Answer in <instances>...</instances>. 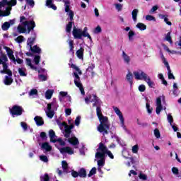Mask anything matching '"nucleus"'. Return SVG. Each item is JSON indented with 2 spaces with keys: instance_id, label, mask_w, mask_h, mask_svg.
Instances as JSON below:
<instances>
[{
  "instance_id": "1",
  "label": "nucleus",
  "mask_w": 181,
  "mask_h": 181,
  "mask_svg": "<svg viewBox=\"0 0 181 181\" xmlns=\"http://www.w3.org/2000/svg\"><path fill=\"white\" fill-rule=\"evenodd\" d=\"M85 103L86 104H89V103H94L93 107H97L96 114L100 122V124L98 127V131L103 135L108 134V129H110V122H108V117L103 116V113L101 112V100L98 99L97 95L92 94L90 98H85Z\"/></svg>"
},
{
  "instance_id": "2",
  "label": "nucleus",
  "mask_w": 181,
  "mask_h": 181,
  "mask_svg": "<svg viewBox=\"0 0 181 181\" xmlns=\"http://www.w3.org/2000/svg\"><path fill=\"white\" fill-rule=\"evenodd\" d=\"M105 155H107L110 159H114V155L110 151H108L107 146L103 143L99 144V146L97 149V152L95 155V160L98 163V170L100 173H103V168L105 165Z\"/></svg>"
},
{
  "instance_id": "3",
  "label": "nucleus",
  "mask_w": 181,
  "mask_h": 181,
  "mask_svg": "<svg viewBox=\"0 0 181 181\" xmlns=\"http://www.w3.org/2000/svg\"><path fill=\"white\" fill-rule=\"evenodd\" d=\"M57 124L59 127L64 136L68 139V142L75 146V148H78L77 145H78V139H77L74 135H71V129L74 128V124H70L69 126L66 122H60V121L57 120Z\"/></svg>"
},
{
  "instance_id": "4",
  "label": "nucleus",
  "mask_w": 181,
  "mask_h": 181,
  "mask_svg": "<svg viewBox=\"0 0 181 181\" xmlns=\"http://www.w3.org/2000/svg\"><path fill=\"white\" fill-rule=\"evenodd\" d=\"M0 64H2L4 70L0 71L1 74H8L5 76L4 83L5 86H11L13 80L12 79V72L8 69V57L0 49Z\"/></svg>"
},
{
  "instance_id": "5",
  "label": "nucleus",
  "mask_w": 181,
  "mask_h": 181,
  "mask_svg": "<svg viewBox=\"0 0 181 181\" xmlns=\"http://www.w3.org/2000/svg\"><path fill=\"white\" fill-rule=\"evenodd\" d=\"M21 24L18 25L17 30L18 33H30L31 30L35 29L36 24L33 20L28 21V18L25 16H21L20 18Z\"/></svg>"
},
{
  "instance_id": "6",
  "label": "nucleus",
  "mask_w": 181,
  "mask_h": 181,
  "mask_svg": "<svg viewBox=\"0 0 181 181\" xmlns=\"http://www.w3.org/2000/svg\"><path fill=\"white\" fill-rule=\"evenodd\" d=\"M16 4V0H2L0 1V17L9 16L12 6H15Z\"/></svg>"
},
{
  "instance_id": "7",
  "label": "nucleus",
  "mask_w": 181,
  "mask_h": 181,
  "mask_svg": "<svg viewBox=\"0 0 181 181\" xmlns=\"http://www.w3.org/2000/svg\"><path fill=\"white\" fill-rule=\"evenodd\" d=\"M133 74L136 80H143V81H145L148 84L150 88H153V87H155V82L151 80V76H149V75H148L144 71L138 69L134 71Z\"/></svg>"
},
{
  "instance_id": "8",
  "label": "nucleus",
  "mask_w": 181,
  "mask_h": 181,
  "mask_svg": "<svg viewBox=\"0 0 181 181\" xmlns=\"http://www.w3.org/2000/svg\"><path fill=\"white\" fill-rule=\"evenodd\" d=\"M71 69H74L75 70L74 71V84L79 88L81 93L82 95H84L85 92H84V88H83V84H81V81L80 80V76H81V70H80V68H78L76 64H71Z\"/></svg>"
},
{
  "instance_id": "9",
  "label": "nucleus",
  "mask_w": 181,
  "mask_h": 181,
  "mask_svg": "<svg viewBox=\"0 0 181 181\" xmlns=\"http://www.w3.org/2000/svg\"><path fill=\"white\" fill-rule=\"evenodd\" d=\"M64 3L65 12H66L67 16L69 17L70 22L66 25V31L68 33L71 32V28H73V19L74 18V12L70 9V1L69 0H62Z\"/></svg>"
},
{
  "instance_id": "10",
  "label": "nucleus",
  "mask_w": 181,
  "mask_h": 181,
  "mask_svg": "<svg viewBox=\"0 0 181 181\" xmlns=\"http://www.w3.org/2000/svg\"><path fill=\"white\" fill-rule=\"evenodd\" d=\"M55 142L56 147L62 155H66V153L68 155H73L74 153V150H73V148L70 147H63L66 146V141H64L62 138L57 139Z\"/></svg>"
},
{
  "instance_id": "11",
  "label": "nucleus",
  "mask_w": 181,
  "mask_h": 181,
  "mask_svg": "<svg viewBox=\"0 0 181 181\" xmlns=\"http://www.w3.org/2000/svg\"><path fill=\"white\" fill-rule=\"evenodd\" d=\"M59 108V105L56 98H53L52 101L47 104V108L45 110V114L48 118H53L54 117V111H57Z\"/></svg>"
},
{
  "instance_id": "12",
  "label": "nucleus",
  "mask_w": 181,
  "mask_h": 181,
  "mask_svg": "<svg viewBox=\"0 0 181 181\" xmlns=\"http://www.w3.org/2000/svg\"><path fill=\"white\" fill-rule=\"evenodd\" d=\"M113 110H114L115 114L119 117V119L120 121V126L124 129V131L128 134V132H129L128 129H127V126H125V119L124 118V116L122 115V112L117 107H113Z\"/></svg>"
},
{
  "instance_id": "13",
  "label": "nucleus",
  "mask_w": 181,
  "mask_h": 181,
  "mask_svg": "<svg viewBox=\"0 0 181 181\" xmlns=\"http://www.w3.org/2000/svg\"><path fill=\"white\" fill-rule=\"evenodd\" d=\"M59 101L61 103H66L64 105L65 107H70L71 104V97L67 95V92H60L59 93Z\"/></svg>"
},
{
  "instance_id": "14",
  "label": "nucleus",
  "mask_w": 181,
  "mask_h": 181,
  "mask_svg": "<svg viewBox=\"0 0 181 181\" xmlns=\"http://www.w3.org/2000/svg\"><path fill=\"white\" fill-rule=\"evenodd\" d=\"M9 112L11 117H13V118H15V117H19V115H22L23 109L21 106L13 105L11 108H9Z\"/></svg>"
},
{
  "instance_id": "15",
  "label": "nucleus",
  "mask_w": 181,
  "mask_h": 181,
  "mask_svg": "<svg viewBox=\"0 0 181 181\" xmlns=\"http://www.w3.org/2000/svg\"><path fill=\"white\" fill-rule=\"evenodd\" d=\"M162 100H165V96L158 97L156 100V112L158 115H159L162 110H163V107H162Z\"/></svg>"
},
{
  "instance_id": "16",
  "label": "nucleus",
  "mask_w": 181,
  "mask_h": 181,
  "mask_svg": "<svg viewBox=\"0 0 181 181\" xmlns=\"http://www.w3.org/2000/svg\"><path fill=\"white\" fill-rule=\"evenodd\" d=\"M16 22V19H12L9 21H6L1 25V29L2 30L6 31L11 28V26H13V25H15Z\"/></svg>"
},
{
  "instance_id": "17",
  "label": "nucleus",
  "mask_w": 181,
  "mask_h": 181,
  "mask_svg": "<svg viewBox=\"0 0 181 181\" xmlns=\"http://www.w3.org/2000/svg\"><path fill=\"white\" fill-rule=\"evenodd\" d=\"M4 49L6 50L7 56H8L10 60L13 62V63H16V59L15 58V55H13V51L8 47H4Z\"/></svg>"
},
{
  "instance_id": "18",
  "label": "nucleus",
  "mask_w": 181,
  "mask_h": 181,
  "mask_svg": "<svg viewBox=\"0 0 181 181\" xmlns=\"http://www.w3.org/2000/svg\"><path fill=\"white\" fill-rule=\"evenodd\" d=\"M72 34L75 39L82 38V30L80 28H76V27H74L73 29Z\"/></svg>"
},
{
  "instance_id": "19",
  "label": "nucleus",
  "mask_w": 181,
  "mask_h": 181,
  "mask_svg": "<svg viewBox=\"0 0 181 181\" xmlns=\"http://www.w3.org/2000/svg\"><path fill=\"white\" fill-rule=\"evenodd\" d=\"M33 37L28 39L27 46L28 49H32V46H33V42H35L36 39V33L35 31L32 32Z\"/></svg>"
},
{
  "instance_id": "20",
  "label": "nucleus",
  "mask_w": 181,
  "mask_h": 181,
  "mask_svg": "<svg viewBox=\"0 0 181 181\" xmlns=\"http://www.w3.org/2000/svg\"><path fill=\"white\" fill-rule=\"evenodd\" d=\"M34 121L37 125V127H42V125H44L45 121L43 120V118L40 116H36L34 118Z\"/></svg>"
},
{
  "instance_id": "21",
  "label": "nucleus",
  "mask_w": 181,
  "mask_h": 181,
  "mask_svg": "<svg viewBox=\"0 0 181 181\" xmlns=\"http://www.w3.org/2000/svg\"><path fill=\"white\" fill-rule=\"evenodd\" d=\"M49 136L50 139V142H56V141H57V137L56 136V133L54 132V131H53V129H50L49 131Z\"/></svg>"
},
{
  "instance_id": "22",
  "label": "nucleus",
  "mask_w": 181,
  "mask_h": 181,
  "mask_svg": "<svg viewBox=\"0 0 181 181\" xmlns=\"http://www.w3.org/2000/svg\"><path fill=\"white\" fill-rule=\"evenodd\" d=\"M126 81L130 84V86H132L134 83V75H132V72L129 71L127 74L126 75Z\"/></svg>"
},
{
  "instance_id": "23",
  "label": "nucleus",
  "mask_w": 181,
  "mask_h": 181,
  "mask_svg": "<svg viewBox=\"0 0 181 181\" xmlns=\"http://www.w3.org/2000/svg\"><path fill=\"white\" fill-rule=\"evenodd\" d=\"M76 56L79 60H84V49L83 47L76 51Z\"/></svg>"
},
{
  "instance_id": "24",
  "label": "nucleus",
  "mask_w": 181,
  "mask_h": 181,
  "mask_svg": "<svg viewBox=\"0 0 181 181\" xmlns=\"http://www.w3.org/2000/svg\"><path fill=\"white\" fill-rule=\"evenodd\" d=\"M18 71L21 77H26L28 76V70L25 67L19 68Z\"/></svg>"
},
{
  "instance_id": "25",
  "label": "nucleus",
  "mask_w": 181,
  "mask_h": 181,
  "mask_svg": "<svg viewBox=\"0 0 181 181\" xmlns=\"http://www.w3.org/2000/svg\"><path fill=\"white\" fill-rule=\"evenodd\" d=\"M41 148L45 151V152H50V151H52V146H50V144H49L47 142L43 143Z\"/></svg>"
},
{
  "instance_id": "26",
  "label": "nucleus",
  "mask_w": 181,
  "mask_h": 181,
  "mask_svg": "<svg viewBox=\"0 0 181 181\" xmlns=\"http://www.w3.org/2000/svg\"><path fill=\"white\" fill-rule=\"evenodd\" d=\"M87 30H88V29L87 28V27H85L83 28V30L82 31V37L83 36V37H88V39L90 40V42H93V39H91V36L90 35L88 32H87Z\"/></svg>"
},
{
  "instance_id": "27",
  "label": "nucleus",
  "mask_w": 181,
  "mask_h": 181,
  "mask_svg": "<svg viewBox=\"0 0 181 181\" xmlns=\"http://www.w3.org/2000/svg\"><path fill=\"white\" fill-rule=\"evenodd\" d=\"M122 57L124 63H127V64H129V62H131V57H129V56H128V54H127V53H125V52L124 51L122 52Z\"/></svg>"
},
{
  "instance_id": "28",
  "label": "nucleus",
  "mask_w": 181,
  "mask_h": 181,
  "mask_svg": "<svg viewBox=\"0 0 181 181\" xmlns=\"http://www.w3.org/2000/svg\"><path fill=\"white\" fill-rule=\"evenodd\" d=\"M46 6L51 8L54 11L57 9V7L53 4V1L52 0H47L46 1Z\"/></svg>"
},
{
  "instance_id": "29",
  "label": "nucleus",
  "mask_w": 181,
  "mask_h": 181,
  "mask_svg": "<svg viewBox=\"0 0 181 181\" xmlns=\"http://www.w3.org/2000/svg\"><path fill=\"white\" fill-rule=\"evenodd\" d=\"M79 177H87V171L84 168H81L78 171Z\"/></svg>"
},
{
  "instance_id": "30",
  "label": "nucleus",
  "mask_w": 181,
  "mask_h": 181,
  "mask_svg": "<svg viewBox=\"0 0 181 181\" xmlns=\"http://www.w3.org/2000/svg\"><path fill=\"white\" fill-rule=\"evenodd\" d=\"M54 93V90H52V89H48L46 92H45V98L47 100H50V98H52V96L53 95V93Z\"/></svg>"
},
{
  "instance_id": "31",
  "label": "nucleus",
  "mask_w": 181,
  "mask_h": 181,
  "mask_svg": "<svg viewBox=\"0 0 181 181\" xmlns=\"http://www.w3.org/2000/svg\"><path fill=\"white\" fill-rule=\"evenodd\" d=\"M138 9L135 8L132 11V16L134 22L136 23L137 17H138Z\"/></svg>"
},
{
  "instance_id": "32",
  "label": "nucleus",
  "mask_w": 181,
  "mask_h": 181,
  "mask_svg": "<svg viewBox=\"0 0 181 181\" xmlns=\"http://www.w3.org/2000/svg\"><path fill=\"white\" fill-rule=\"evenodd\" d=\"M33 53H40L42 52V49L40 47H39L37 45H34L33 47L29 48Z\"/></svg>"
},
{
  "instance_id": "33",
  "label": "nucleus",
  "mask_w": 181,
  "mask_h": 181,
  "mask_svg": "<svg viewBox=\"0 0 181 181\" xmlns=\"http://www.w3.org/2000/svg\"><path fill=\"white\" fill-rule=\"evenodd\" d=\"M68 43L70 53H74V41L69 40Z\"/></svg>"
},
{
  "instance_id": "34",
  "label": "nucleus",
  "mask_w": 181,
  "mask_h": 181,
  "mask_svg": "<svg viewBox=\"0 0 181 181\" xmlns=\"http://www.w3.org/2000/svg\"><path fill=\"white\" fill-rule=\"evenodd\" d=\"M136 28H137V29H139V30L141 31L146 30V25L142 23H138L136 25Z\"/></svg>"
},
{
  "instance_id": "35",
  "label": "nucleus",
  "mask_w": 181,
  "mask_h": 181,
  "mask_svg": "<svg viewBox=\"0 0 181 181\" xmlns=\"http://www.w3.org/2000/svg\"><path fill=\"white\" fill-rule=\"evenodd\" d=\"M172 173H173V175H175V176H176L177 177H181V173H179V169H177V168L173 167V168H172Z\"/></svg>"
},
{
  "instance_id": "36",
  "label": "nucleus",
  "mask_w": 181,
  "mask_h": 181,
  "mask_svg": "<svg viewBox=\"0 0 181 181\" xmlns=\"http://www.w3.org/2000/svg\"><path fill=\"white\" fill-rule=\"evenodd\" d=\"M138 176H139V178L140 179V180H143V181L148 180V175H146V174H145L142 172H140L138 174Z\"/></svg>"
},
{
  "instance_id": "37",
  "label": "nucleus",
  "mask_w": 181,
  "mask_h": 181,
  "mask_svg": "<svg viewBox=\"0 0 181 181\" xmlns=\"http://www.w3.org/2000/svg\"><path fill=\"white\" fill-rule=\"evenodd\" d=\"M62 165L64 172H66V173H67V172H69V170H67L69 169V164H67V162L66 160H63L62 162Z\"/></svg>"
},
{
  "instance_id": "38",
  "label": "nucleus",
  "mask_w": 181,
  "mask_h": 181,
  "mask_svg": "<svg viewBox=\"0 0 181 181\" xmlns=\"http://www.w3.org/2000/svg\"><path fill=\"white\" fill-rule=\"evenodd\" d=\"M167 70H168V78L170 80H172V78L173 80H175V76H173V74H172V71L170 70V66L168 65V66H166Z\"/></svg>"
},
{
  "instance_id": "39",
  "label": "nucleus",
  "mask_w": 181,
  "mask_h": 181,
  "mask_svg": "<svg viewBox=\"0 0 181 181\" xmlns=\"http://www.w3.org/2000/svg\"><path fill=\"white\" fill-rule=\"evenodd\" d=\"M26 64L27 66H29V67H30V69L33 70H36V67L32 64V59L26 58Z\"/></svg>"
},
{
  "instance_id": "40",
  "label": "nucleus",
  "mask_w": 181,
  "mask_h": 181,
  "mask_svg": "<svg viewBox=\"0 0 181 181\" xmlns=\"http://www.w3.org/2000/svg\"><path fill=\"white\" fill-rule=\"evenodd\" d=\"M111 138H112V139H115V141H117V144H119V145H122L121 139L118 136H117V134H115L114 133H111Z\"/></svg>"
},
{
  "instance_id": "41",
  "label": "nucleus",
  "mask_w": 181,
  "mask_h": 181,
  "mask_svg": "<svg viewBox=\"0 0 181 181\" xmlns=\"http://www.w3.org/2000/svg\"><path fill=\"white\" fill-rule=\"evenodd\" d=\"M21 127L23 128L24 132H26L28 129H30V127L28 126V124L25 122H21Z\"/></svg>"
},
{
  "instance_id": "42",
  "label": "nucleus",
  "mask_w": 181,
  "mask_h": 181,
  "mask_svg": "<svg viewBox=\"0 0 181 181\" xmlns=\"http://www.w3.org/2000/svg\"><path fill=\"white\" fill-rule=\"evenodd\" d=\"M28 95H30V97H33V98H35V96L37 95V89H35V88L31 89Z\"/></svg>"
},
{
  "instance_id": "43",
  "label": "nucleus",
  "mask_w": 181,
  "mask_h": 181,
  "mask_svg": "<svg viewBox=\"0 0 181 181\" xmlns=\"http://www.w3.org/2000/svg\"><path fill=\"white\" fill-rule=\"evenodd\" d=\"M115 8L117 12H121L122 11V8H124V5L119 3L115 4Z\"/></svg>"
},
{
  "instance_id": "44",
  "label": "nucleus",
  "mask_w": 181,
  "mask_h": 181,
  "mask_svg": "<svg viewBox=\"0 0 181 181\" xmlns=\"http://www.w3.org/2000/svg\"><path fill=\"white\" fill-rule=\"evenodd\" d=\"M14 40L17 43H22V42H25V37L22 35H19L16 38H15Z\"/></svg>"
},
{
  "instance_id": "45",
  "label": "nucleus",
  "mask_w": 181,
  "mask_h": 181,
  "mask_svg": "<svg viewBox=\"0 0 181 181\" xmlns=\"http://www.w3.org/2000/svg\"><path fill=\"white\" fill-rule=\"evenodd\" d=\"M38 78H39L40 81H46V80H47V74H39Z\"/></svg>"
},
{
  "instance_id": "46",
  "label": "nucleus",
  "mask_w": 181,
  "mask_h": 181,
  "mask_svg": "<svg viewBox=\"0 0 181 181\" xmlns=\"http://www.w3.org/2000/svg\"><path fill=\"white\" fill-rule=\"evenodd\" d=\"M134 36H135V32L130 30L128 33L129 42H132V40H134Z\"/></svg>"
},
{
  "instance_id": "47",
  "label": "nucleus",
  "mask_w": 181,
  "mask_h": 181,
  "mask_svg": "<svg viewBox=\"0 0 181 181\" xmlns=\"http://www.w3.org/2000/svg\"><path fill=\"white\" fill-rule=\"evenodd\" d=\"M165 40L167 42H169L170 44L173 45V42L172 41V37L170 36V32L166 34Z\"/></svg>"
},
{
  "instance_id": "48",
  "label": "nucleus",
  "mask_w": 181,
  "mask_h": 181,
  "mask_svg": "<svg viewBox=\"0 0 181 181\" xmlns=\"http://www.w3.org/2000/svg\"><path fill=\"white\" fill-rule=\"evenodd\" d=\"M94 69H95V64H90L86 69V73H90V71H93Z\"/></svg>"
},
{
  "instance_id": "49",
  "label": "nucleus",
  "mask_w": 181,
  "mask_h": 181,
  "mask_svg": "<svg viewBox=\"0 0 181 181\" xmlns=\"http://www.w3.org/2000/svg\"><path fill=\"white\" fill-rule=\"evenodd\" d=\"M146 21H148L149 22L152 21L153 22H156V18L153 17V16L151 15H147L146 16Z\"/></svg>"
},
{
  "instance_id": "50",
  "label": "nucleus",
  "mask_w": 181,
  "mask_h": 181,
  "mask_svg": "<svg viewBox=\"0 0 181 181\" xmlns=\"http://www.w3.org/2000/svg\"><path fill=\"white\" fill-rule=\"evenodd\" d=\"M95 173H97V168L95 167H94L90 170L88 176V177H91V176H93V175H95Z\"/></svg>"
},
{
  "instance_id": "51",
  "label": "nucleus",
  "mask_w": 181,
  "mask_h": 181,
  "mask_svg": "<svg viewBox=\"0 0 181 181\" xmlns=\"http://www.w3.org/2000/svg\"><path fill=\"white\" fill-rule=\"evenodd\" d=\"M49 175L45 174L40 176V181H49Z\"/></svg>"
},
{
  "instance_id": "52",
  "label": "nucleus",
  "mask_w": 181,
  "mask_h": 181,
  "mask_svg": "<svg viewBox=\"0 0 181 181\" xmlns=\"http://www.w3.org/2000/svg\"><path fill=\"white\" fill-rule=\"evenodd\" d=\"M40 160H42V162H45V163H47L49 162V158L46 156L41 155L40 156Z\"/></svg>"
},
{
  "instance_id": "53",
  "label": "nucleus",
  "mask_w": 181,
  "mask_h": 181,
  "mask_svg": "<svg viewBox=\"0 0 181 181\" xmlns=\"http://www.w3.org/2000/svg\"><path fill=\"white\" fill-rule=\"evenodd\" d=\"M167 120L169 122L170 125H172V124L173 122V117H172L171 114L167 115Z\"/></svg>"
},
{
  "instance_id": "54",
  "label": "nucleus",
  "mask_w": 181,
  "mask_h": 181,
  "mask_svg": "<svg viewBox=\"0 0 181 181\" xmlns=\"http://www.w3.org/2000/svg\"><path fill=\"white\" fill-rule=\"evenodd\" d=\"M160 57H161L162 62L165 64V67L169 66V63L168 62V61H166V59L165 58V56H163V54H161Z\"/></svg>"
},
{
  "instance_id": "55",
  "label": "nucleus",
  "mask_w": 181,
  "mask_h": 181,
  "mask_svg": "<svg viewBox=\"0 0 181 181\" xmlns=\"http://www.w3.org/2000/svg\"><path fill=\"white\" fill-rule=\"evenodd\" d=\"M21 2H22V1H23V0H19ZM26 1V2H27V4H28V5H30V6L31 7V8H33V6H35V1H33V0H25Z\"/></svg>"
},
{
  "instance_id": "56",
  "label": "nucleus",
  "mask_w": 181,
  "mask_h": 181,
  "mask_svg": "<svg viewBox=\"0 0 181 181\" xmlns=\"http://www.w3.org/2000/svg\"><path fill=\"white\" fill-rule=\"evenodd\" d=\"M146 107L148 112V114H152V110L153 108L151 107V105H149L148 103H146Z\"/></svg>"
},
{
  "instance_id": "57",
  "label": "nucleus",
  "mask_w": 181,
  "mask_h": 181,
  "mask_svg": "<svg viewBox=\"0 0 181 181\" xmlns=\"http://www.w3.org/2000/svg\"><path fill=\"white\" fill-rule=\"evenodd\" d=\"M132 151L133 153H138V151H139V146H138L137 144L134 145L132 147Z\"/></svg>"
},
{
  "instance_id": "58",
  "label": "nucleus",
  "mask_w": 181,
  "mask_h": 181,
  "mask_svg": "<svg viewBox=\"0 0 181 181\" xmlns=\"http://www.w3.org/2000/svg\"><path fill=\"white\" fill-rule=\"evenodd\" d=\"M81 121V117L78 116L75 119V125H76V127H78L80 125Z\"/></svg>"
},
{
  "instance_id": "59",
  "label": "nucleus",
  "mask_w": 181,
  "mask_h": 181,
  "mask_svg": "<svg viewBox=\"0 0 181 181\" xmlns=\"http://www.w3.org/2000/svg\"><path fill=\"white\" fill-rule=\"evenodd\" d=\"M154 135L156 138H158V139L160 138V132H159V129H155Z\"/></svg>"
},
{
  "instance_id": "60",
  "label": "nucleus",
  "mask_w": 181,
  "mask_h": 181,
  "mask_svg": "<svg viewBox=\"0 0 181 181\" xmlns=\"http://www.w3.org/2000/svg\"><path fill=\"white\" fill-rule=\"evenodd\" d=\"M34 62L35 63V64H39L40 62V56L37 55L34 57Z\"/></svg>"
},
{
  "instance_id": "61",
  "label": "nucleus",
  "mask_w": 181,
  "mask_h": 181,
  "mask_svg": "<svg viewBox=\"0 0 181 181\" xmlns=\"http://www.w3.org/2000/svg\"><path fill=\"white\" fill-rule=\"evenodd\" d=\"M94 33H101V27L100 25H98L95 30H94Z\"/></svg>"
},
{
  "instance_id": "62",
  "label": "nucleus",
  "mask_w": 181,
  "mask_h": 181,
  "mask_svg": "<svg viewBox=\"0 0 181 181\" xmlns=\"http://www.w3.org/2000/svg\"><path fill=\"white\" fill-rule=\"evenodd\" d=\"M40 138H42V139H43L44 141H46L47 139V136L45 132H42L40 133Z\"/></svg>"
},
{
  "instance_id": "63",
  "label": "nucleus",
  "mask_w": 181,
  "mask_h": 181,
  "mask_svg": "<svg viewBox=\"0 0 181 181\" xmlns=\"http://www.w3.org/2000/svg\"><path fill=\"white\" fill-rule=\"evenodd\" d=\"M146 90V87H145V85H140L139 86V90L141 92V93H144V91H145Z\"/></svg>"
},
{
  "instance_id": "64",
  "label": "nucleus",
  "mask_w": 181,
  "mask_h": 181,
  "mask_svg": "<svg viewBox=\"0 0 181 181\" xmlns=\"http://www.w3.org/2000/svg\"><path fill=\"white\" fill-rule=\"evenodd\" d=\"M65 115H71V109H70V108L65 109Z\"/></svg>"
}]
</instances>
